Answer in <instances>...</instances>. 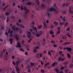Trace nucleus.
Segmentation results:
<instances>
[{
    "instance_id": "nucleus-19",
    "label": "nucleus",
    "mask_w": 73,
    "mask_h": 73,
    "mask_svg": "<svg viewBox=\"0 0 73 73\" xmlns=\"http://www.w3.org/2000/svg\"><path fill=\"white\" fill-rule=\"evenodd\" d=\"M67 56L69 58H71V56H70V54L68 53H67Z\"/></svg>"
},
{
    "instance_id": "nucleus-8",
    "label": "nucleus",
    "mask_w": 73,
    "mask_h": 73,
    "mask_svg": "<svg viewBox=\"0 0 73 73\" xmlns=\"http://www.w3.org/2000/svg\"><path fill=\"white\" fill-rule=\"evenodd\" d=\"M16 47L17 48H21V44L20 43H19V42H17V46Z\"/></svg>"
},
{
    "instance_id": "nucleus-41",
    "label": "nucleus",
    "mask_w": 73,
    "mask_h": 73,
    "mask_svg": "<svg viewBox=\"0 0 73 73\" xmlns=\"http://www.w3.org/2000/svg\"><path fill=\"white\" fill-rule=\"evenodd\" d=\"M20 50H21V51H22V52H24V50L23 49V48H21L20 49Z\"/></svg>"
},
{
    "instance_id": "nucleus-46",
    "label": "nucleus",
    "mask_w": 73,
    "mask_h": 73,
    "mask_svg": "<svg viewBox=\"0 0 73 73\" xmlns=\"http://www.w3.org/2000/svg\"><path fill=\"white\" fill-rule=\"evenodd\" d=\"M3 29L4 27H3V26H1V30H3Z\"/></svg>"
},
{
    "instance_id": "nucleus-53",
    "label": "nucleus",
    "mask_w": 73,
    "mask_h": 73,
    "mask_svg": "<svg viewBox=\"0 0 73 73\" xmlns=\"http://www.w3.org/2000/svg\"><path fill=\"white\" fill-rule=\"evenodd\" d=\"M64 24V22H63V23H62H62H61V22H60V25H63V24Z\"/></svg>"
},
{
    "instance_id": "nucleus-54",
    "label": "nucleus",
    "mask_w": 73,
    "mask_h": 73,
    "mask_svg": "<svg viewBox=\"0 0 73 73\" xmlns=\"http://www.w3.org/2000/svg\"><path fill=\"white\" fill-rule=\"evenodd\" d=\"M41 65H43V64H44V63L42 62V60H41Z\"/></svg>"
},
{
    "instance_id": "nucleus-43",
    "label": "nucleus",
    "mask_w": 73,
    "mask_h": 73,
    "mask_svg": "<svg viewBox=\"0 0 73 73\" xmlns=\"http://www.w3.org/2000/svg\"><path fill=\"white\" fill-rule=\"evenodd\" d=\"M63 20L64 21H66V20H65V17H64L63 18Z\"/></svg>"
},
{
    "instance_id": "nucleus-59",
    "label": "nucleus",
    "mask_w": 73,
    "mask_h": 73,
    "mask_svg": "<svg viewBox=\"0 0 73 73\" xmlns=\"http://www.w3.org/2000/svg\"><path fill=\"white\" fill-rule=\"evenodd\" d=\"M34 52H37V51L36 50V49H34Z\"/></svg>"
},
{
    "instance_id": "nucleus-61",
    "label": "nucleus",
    "mask_w": 73,
    "mask_h": 73,
    "mask_svg": "<svg viewBox=\"0 0 73 73\" xmlns=\"http://www.w3.org/2000/svg\"><path fill=\"white\" fill-rule=\"evenodd\" d=\"M41 6L42 7H44V5L42 4H41Z\"/></svg>"
},
{
    "instance_id": "nucleus-35",
    "label": "nucleus",
    "mask_w": 73,
    "mask_h": 73,
    "mask_svg": "<svg viewBox=\"0 0 73 73\" xmlns=\"http://www.w3.org/2000/svg\"><path fill=\"white\" fill-rule=\"evenodd\" d=\"M62 51H60L59 52V54L60 55H61L62 54Z\"/></svg>"
},
{
    "instance_id": "nucleus-51",
    "label": "nucleus",
    "mask_w": 73,
    "mask_h": 73,
    "mask_svg": "<svg viewBox=\"0 0 73 73\" xmlns=\"http://www.w3.org/2000/svg\"><path fill=\"white\" fill-rule=\"evenodd\" d=\"M18 21H19V23H21V19H19L18 20Z\"/></svg>"
},
{
    "instance_id": "nucleus-6",
    "label": "nucleus",
    "mask_w": 73,
    "mask_h": 73,
    "mask_svg": "<svg viewBox=\"0 0 73 73\" xmlns=\"http://www.w3.org/2000/svg\"><path fill=\"white\" fill-rule=\"evenodd\" d=\"M65 60V59L63 58H62L61 57H59L58 58V61H63Z\"/></svg>"
},
{
    "instance_id": "nucleus-36",
    "label": "nucleus",
    "mask_w": 73,
    "mask_h": 73,
    "mask_svg": "<svg viewBox=\"0 0 73 73\" xmlns=\"http://www.w3.org/2000/svg\"><path fill=\"white\" fill-rule=\"evenodd\" d=\"M25 12V15H26V14H27V13H28V11H29V9L27 10Z\"/></svg>"
},
{
    "instance_id": "nucleus-18",
    "label": "nucleus",
    "mask_w": 73,
    "mask_h": 73,
    "mask_svg": "<svg viewBox=\"0 0 73 73\" xmlns=\"http://www.w3.org/2000/svg\"><path fill=\"white\" fill-rule=\"evenodd\" d=\"M54 25H58V22H56V21H54Z\"/></svg>"
},
{
    "instance_id": "nucleus-33",
    "label": "nucleus",
    "mask_w": 73,
    "mask_h": 73,
    "mask_svg": "<svg viewBox=\"0 0 73 73\" xmlns=\"http://www.w3.org/2000/svg\"><path fill=\"white\" fill-rule=\"evenodd\" d=\"M70 27H68V28H67L66 29V31H70Z\"/></svg>"
},
{
    "instance_id": "nucleus-11",
    "label": "nucleus",
    "mask_w": 73,
    "mask_h": 73,
    "mask_svg": "<svg viewBox=\"0 0 73 73\" xmlns=\"http://www.w3.org/2000/svg\"><path fill=\"white\" fill-rule=\"evenodd\" d=\"M43 25H44V28H47V25H46V23H45V22H44Z\"/></svg>"
},
{
    "instance_id": "nucleus-4",
    "label": "nucleus",
    "mask_w": 73,
    "mask_h": 73,
    "mask_svg": "<svg viewBox=\"0 0 73 73\" xmlns=\"http://www.w3.org/2000/svg\"><path fill=\"white\" fill-rule=\"evenodd\" d=\"M27 33V37L28 38H31V32L28 31Z\"/></svg>"
},
{
    "instance_id": "nucleus-9",
    "label": "nucleus",
    "mask_w": 73,
    "mask_h": 73,
    "mask_svg": "<svg viewBox=\"0 0 73 73\" xmlns=\"http://www.w3.org/2000/svg\"><path fill=\"white\" fill-rule=\"evenodd\" d=\"M57 29L58 30V31L57 32V35H58V34L60 33V28L59 27Z\"/></svg>"
},
{
    "instance_id": "nucleus-20",
    "label": "nucleus",
    "mask_w": 73,
    "mask_h": 73,
    "mask_svg": "<svg viewBox=\"0 0 73 73\" xmlns=\"http://www.w3.org/2000/svg\"><path fill=\"white\" fill-rule=\"evenodd\" d=\"M41 28H42V25L38 26V29H41Z\"/></svg>"
},
{
    "instance_id": "nucleus-30",
    "label": "nucleus",
    "mask_w": 73,
    "mask_h": 73,
    "mask_svg": "<svg viewBox=\"0 0 73 73\" xmlns=\"http://www.w3.org/2000/svg\"><path fill=\"white\" fill-rule=\"evenodd\" d=\"M67 36H68V37H69V38H72V36L70 35H69V34H67Z\"/></svg>"
},
{
    "instance_id": "nucleus-50",
    "label": "nucleus",
    "mask_w": 73,
    "mask_h": 73,
    "mask_svg": "<svg viewBox=\"0 0 73 73\" xmlns=\"http://www.w3.org/2000/svg\"><path fill=\"white\" fill-rule=\"evenodd\" d=\"M12 63L13 65H16V63H15V62L14 61L12 62Z\"/></svg>"
},
{
    "instance_id": "nucleus-60",
    "label": "nucleus",
    "mask_w": 73,
    "mask_h": 73,
    "mask_svg": "<svg viewBox=\"0 0 73 73\" xmlns=\"http://www.w3.org/2000/svg\"><path fill=\"white\" fill-rule=\"evenodd\" d=\"M42 54L40 53V57H42Z\"/></svg>"
},
{
    "instance_id": "nucleus-10",
    "label": "nucleus",
    "mask_w": 73,
    "mask_h": 73,
    "mask_svg": "<svg viewBox=\"0 0 73 73\" xmlns=\"http://www.w3.org/2000/svg\"><path fill=\"white\" fill-rule=\"evenodd\" d=\"M71 9H72V8L71 7H70V9H69V12L70 13H73V11L72 10H71Z\"/></svg>"
},
{
    "instance_id": "nucleus-14",
    "label": "nucleus",
    "mask_w": 73,
    "mask_h": 73,
    "mask_svg": "<svg viewBox=\"0 0 73 73\" xmlns=\"http://www.w3.org/2000/svg\"><path fill=\"white\" fill-rule=\"evenodd\" d=\"M15 38H16L17 40V41H18V40H19V38L18 37V35H16L15 36Z\"/></svg>"
},
{
    "instance_id": "nucleus-23",
    "label": "nucleus",
    "mask_w": 73,
    "mask_h": 73,
    "mask_svg": "<svg viewBox=\"0 0 73 73\" xmlns=\"http://www.w3.org/2000/svg\"><path fill=\"white\" fill-rule=\"evenodd\" d=\"M49 63H47L46 64H45L44 65V66L45 68H46V66H47V65H49Z\"/></svg>"
},
{
    "instance_id": "nucleus-39",
    "label": "nucleus",
    "mask_w": 73,
    "mask_h": 73,
    "mask_svg": "<svg viewBox=\"0 0 73 73\" xmlns=\"http://www.w3.org/2000/svg\"><path fill=\"white\" fill-rule=\"evenodd\" d=\"M5 35L8 36V32H5Z\"/></svg>"
},
{
    "instance_id": "nucleus-32",
    "label": "nucleus",
    "mask_w": 73,
    "mask_h": 73,
    "mask_svg": "<svg viewBox=\"0 0 73 73\" xmlns=\"http://www.w3.org/2000/svg\"><path fill=\"white\" fill-rule=\"evenodd\" d=\"M50 33L51 35H52V34H54V32H53V30H51V31H50Z\"/></svg>"
},
{
    "instance_id": "nucleus-37",
    "label": "nucleus",
    "mask_w": 73,
    "mask_h": 73,
    "mask_svg": "<svg viewBox=\"0 0 73 73\" xmlns=\"http://www.w3.org/2000/svg\"><path fill=\"white\" fill-rule=\"evenodd\" d=\"M40 72H42V73L43 72H45V70H44V69H42L41 70Z\"/></svg>"
},
{
    "instance_id": "nucleus-3",
    "label": "nucleus",
    "mask_w": 73,
    "mask_h": 73,
    "mask_svg": "<svg viewBox=\"0 0 73 73\" xmlns=\"http://www.w3.org/2000/svg\"><path fill=\"white\" fill-rule=\"evenodd\" d=\"M65 49H67L68 52H71V51H72V48H71L67 47L66 48H63V50H65Z\"/></svg>"
},
{
    "instance_id": "nucleus-49",
    "label": "nucleus",
    "mask_w": 73,
    "mask_h": 73,
    "mask_svg": "<svg viewBox=\"0 0 73 73\" xmlns=\"http://www.w3.org/2000/svg\"><path fill=\"white\" fill-rule=\"evenodd\" d=\"M53 27H54V26L53 25H51L50 26V28H53Z\"/></svg>"
},
{
    "instance_id": "nucleus-13",
    "label": "nucleus",
    "mask_w": 73,
    "mask_h": 73,
    "mask_svg": "<svg viewBox=\"0 0 73 73\" xmlns=\"http://www.w3.org/2000/svg\"><path fill=\"white\" fill-rule=\"evenodd\" d=\"M55 71L57 73H58L59 72H60V70H59L58 69H57V68H56L55 69Z\"/></svg>"
},
{
    "instance_id": "nucleus-58",
    "label": "nucleus",
    "mask_w": 73,
    "mask_h": 73,
    "mask_svg": "<svg viewBox=\"0 0 73 73\" xmlns=\"http://www.w3.org/2000/svg\"><path fill=\"white\" fill-rule=\"evenodd\" d=\"M31 40L32 39H31V38H30L29 40H28V42H30Z\"/></svg>"
},
{
    "instance_id": "nucleus-63",
    "label": "nucleus",
    "mask_w": 73,
    "mask_h": 73,
    "mask_svg": "<svg viewBox=\"0 0 73 73\" xmlns=\"http://www.w3.org/2000/svg\"><path fill=\"white\" fill-rule=\"evenodd\" d=\"M13 33V31L11 30L10 31V34H12Z\"/></svg>"
},
{
    "instance_id": "nucleus-45",
    "label": "nucleus",
    "mask_w": 73,
    "mask_h": 73,
    "mask_svg": "<svg viewBox=\"0 0 73 73\" xmlns=\"http://www.w3.org/2000/svg\"><path fill=\"white\" fill-rule=\"evenodd\" d=\"M9 36L11 37H12L13 36V35H12V34H10L9 35Z\"/></svg>"
},
{
    "instance_id": "nucleus-42",
    "label": "nucleus",
    "mask_w": 73,
    "mask_h": 73,
    "mask_svg": "<svg viewBox=\"0 0 73 73\" xmlns=\"http://www.w3.org/2000/svg\"><path fill=\"white\" fill-rule=\"evenodd\" d=\"M53 47H57V45L56 44H54L53 45Z\"/></svg>"
},
{
    "instance_id": "nucleus-26",
    "label": "nucleus",
    "mask_w": 73,
    "mask_h": 73,
    "mask_svg": "<svg viewBox=\"0 0 73 73\" xmlns=\"http://www.w3.org/2000/svg\"><path fill=\"white\" fill-rule=\"evenodd\" d=\"M16 65L17 66H18V65H19V61H17L16 62Z\"/></svg>"
},
{
    "instance_id": "nucleus-47",
    "label": "nucleus",
    "mask_w": 73,
    "mask_h": 73,
    "mask_svg": "<svg viewBox=\"0 0 73 73\" xmlns=\"http://www.w3.org/2000/svg\"><path fill=\"white\" fill-rule=\"evenodd\" d=\"M64 67L63 66L61 68V70H62V69H64Z\"/></svg>"
},
{
    "instance_id": "nucleus-28",
    "label": "nucleus",
    "mask_w": 73,
    "mask_h": 73,
    "mask_svg": "<svg viewBox=\"0 0 73 73\" xmlns=\"http://www.w3.org/2000/svg\"><path fill=\"white\" fill-rule=\"evenodd\" d=\"M48 55H50V56H51V52H50V51H48Z\"/></svg>"
},
{
    "instance_id": "nucleus-38",
    "label": "nucleus",
    "mask_w": 73,
    "mask_h": 73,
    "mask_svg": "<svg viewBox=\"0 0 73 73\" xmlns=\"http://www.w3.org/2000/svg\"><path fill=\"white\" fill-rule=\"evenodd\" d=\"M24 11H26L27 10V8H26V7H25L24 8Z\"/></svg>"
},
{
    "instance_id": "nucleus-5",
    "label": "nucleus",
    "mask_w": 73,
    "mask_h": 73,
    "mask_svg": "<svg viewBox=\"0 0 73 73\" xmlns=\"http://www.w3.org/2000/svg\"><path fill=\"white\" fill-rule=\"evenodd\" d=\"M58 63L56 62H53L52 65V67H54L56 65H57Z\"/></svg>"
},
{
    "instance_id": "nucleus-55",
    "label": "nucleus",
    "mask_w": 73,
    "mask_h": 73,
    "mask_svg": "<svg viewBox=\"0 0 73 73\" xmlns=\"http://www.w3.org/2000/svg\"><path fill=\"white\" fill-rule=\"evenodd\" d=\"M47 15L48 17H50V14L49 13H47Z\"/></svg>"
},
{
    "instance_id": "nucleus-24",
    "label": "nucleus",
    "mask_w": 73,
    "mask_h": 73,
    "mask_svg": "<svg viewBox=\"0 0 73 73\" xmlns=\"http://www.w3.org/2000/svg\"><path fill=\"white\" fill-rule=\"evenodd\" d=\"M16 69L17 70V72H19L20 71V70L19 69V68L17 67H16Z\"/></svg>"
},
{
    "instance_id": "nucleus-27",
    "label": "nucleus",
    "mask_w": 73,
    "mask_h": 73,
    "mask_svg": "<svg viewBox=\"0 0 73 73\" xmlns=\"http://www.w3.org/2000/svg\"><path fill=\"white\" fill-rule=\"evenodd\" d=\"M34 29H35V30L36 33H37V28H36V27H34Z\"/></svg>"
},
{
    "instance_id": "nucleus-22",
    "label": "nucleus",
    "mask_w": 73,
    "mask_h": 73,
    "mask_svg": "<svg viewBox=\"0 0 73 73\" xmlns=\"http://www.w3.org/2000/svg\"><path fill=\"white\" fill-rule=\"evenodd\" d=\"M27 5H31L32 4V3L31 2H27L26 3Z\"/></svg>"
},
{
    "instance_id": "nucleus-17",
    "label": "nucleus",
    "mask_w": 73,
    "mask_h": 73,
    "mask_svg": "<svg viewBox=\"0 0 73 73\" xmlns=\"http://www.w3.org/2000/svg\"><path fill=\"white\" fill-rule=\"evenodd\" d=\"M30 63L31 66H34V65H35V63H33L31 62Z\"/></svg>"
},
{
    "instance_id": "nucleus-29",
    "label": "nucleus",
    "mask_w": 73,
    "mask_h": 73,
    "mask_svg": "<svg viewBox=\"0 0 73 73\" xmlns=\"http://www.w3.org/2000/svg\"><path fill=\"white\" fill-rule=\"evenodd\" d=\"M36 2L38 4V5L40 4V3L39 2V1L38 0H36Z\"/></svg>"
},
{
    "instance_id": "nucleus-64",
    "label": "nucleus",
    "mask_w": 73,
    "mask_h": 73,
    "mask_svg": "<svg viewBox=\"0 0 73 73\" xmlns=\"http://www.w3.org/2000/svg\"><path fill=\"white\" fill-rule=\"evenodd\" d=\"M52 37L54 38L55 37V36L54 35L52 34Z\"/></svg>"
},
{
    "instance_id": "nucleus-16",
    "label": "nucleus",
    "mask_w": 73,
    "mask_h": 73,
    "mask_svg": "<svg viewBox=\"0 0 73 73\" xmlns=\"http://www.w3.org/2000/svg\"><path fill=\"white\" fill-rule=\"evenodd\" d=\"M62 39H64V40H65L66 38V36L64 35H62Z\"/></svg>"
},
{
    "instance_id": "nucleus-31",
    "label": "nucleus",
    "mask_w": 73,
    "mask_h": 73,
    "mask_svg": "<svg viewBox=\"0 0 73 73\" xmlns=\"http://www.w3.org/2000/svg\"><path fill=\"white\" fill-rule=\"evenodd\" d=\"M0 57L1 58H2V57H3V52H1L0 54Z\"/></svg>"
},
{
    "instance_id": "nucleus-52",
    "label": "nucleus",
    "mask_w": 73,
    "mask_h": 73,
    "mask_svg": "<svg viewBox=\"0 0 73 73\" xmlns=\"http://www.w3.org/2000/svg\"><path fill=\"white\" fill-rule=\"evenodd\" d=\"M68 25V23L66 22L65 23V24L64 25V26L65 27H66V25Z\"/></svg>"
},
{
    "instance_id": "nucleus-1",
    "label": "nucleus",
    "mask_w": 73,
    "mask_h": 73,
    "mask_svg": "<svg viewBox=\"0 0 73 73\" xmlns=\"http://www.w3.org/2000/svg\"><path fill=\"white\" fill-rule=\"evenodd\" d=\"M48 11H50L51 12H52L53 11H54L55 13H57V11H56V10L54 8H53V7H51L50 8V9H48Z\"/></svg>"
},
{
    "instance_id": "nucleus-25",
    "label": "nucleus",
    "mask_w": 73,
    "mask_h": 73,
    "mask_svg": "<svg viewBox=\"0 0 73 73\" xmlns=\"http://www.w3.org/2000/svg\"><path fill=\"white\" fill-rule=\"evenodd\" d=\"M9 15V13L8 12H7L5 13V15H6V16H8Z\"/></svg>"
},
{
    "instance_id": "nucleus-12",
    "label": "nucleus",
    "mask_w": 73,
    "mask_h": 73,
    "mask_svg": "<svg viewBox=\"0 0 73 73\" xmlns=\"http://www.w3.org/2000/svg\"><path fill=\"white\" fill-rule=\"evenodd\" d=\"M10 41V44H12L13 43V39L12 38H10L9 39Z\"/></svg>"
},
{
    "instance_id": "nucleus-48",
    "label": "nucleus",
    "mask_w": 73,
    "mask_h": 73,
    "mask_svg": "<svg viewBox=\"0 0 73 73\" xmlns=\"http://www.w3.org/2000/svg\"><path fill=\"white\" fill-rule=\"evenodd\" d=\"M15 5H16V4H15V3H13V4L12 6L14 7L15 6Z\"/></svg>"
},
{
    "instance_id": "nucleus-15",
    "label": "nucleus",
    "mask_w": 73,
    "mask_h": 73,
    "mask_svg": "<svg viewBox=\"0 0 73 73\" xmlns=\"http://www.w3.org/2000/svg\"><path fill=\"white\" fill-rule=\"evenodd\" d=\"M68 5H69V3H66V4L64 3L62 6L64 7V6H65V5H66V6H68Z\"/></svg>"
},
{
    "instance_id": "nucleus-40",
    "label": "nucleus",
    "mask_w": 73,
    "mask_h": 73,
    "mask_svg": "<svg viewBox=\"0 0 73 73\" xmlns=\"http://www.w3.org/2000/svg\"><path fill=\"white\" fill-rule=\"evenodd\" d=\"M21 11H23V6L22 5L21 6Z\"/></svg>"
},
{
    "instance_id": "nucleus-7",
    "label": "nucleus",
    "mask_w": 73,
    "mask_h": 73,
    "mask_svg": "<svg viewBox=\"0 0 73 73\" xmlns=\"http://www.w3.org/2000/svg\"><path fill=\"white\" fill-rule=\"evenodd\" d=\"M42 33V31H40V34L38 33L36 34V36L37 37H39V36L41 35Z\"/></svg>"
},
{
    "instance_id": "nucleus-62",
    "label": "nucleus",
    "mask_w": 73,
    "mask_h": 73,
    "mask_svg": "<svg viewBox=\"0 0 73 73\" xmlns=\"http://www.w3.org/2000/svg\"><path fill=\"white\" fill-rule=\"evenodd\" d=\"M68 62H64V64H68Z\"/></svg>"
},
{
    "instance_id": "nucleus-34",
    "label": "nucleus",
    "mask_w": 73,
    "mask_h": 73,
    "mask_svg": "<svg viewBox=\"0 0 73 73\" xmlns=\"http://www.w3.org/2000/svg\"><path fill=\"white\" fill-rule=\"evenodd\" d=\"M51 43H52V44H54L55 43V41H54L53 40H52L50 41Z\"/></svg>"
},
{
    "instance_id": "nucleus-44",
    "label": "nucleus",
    "mask_w": 73,
    "mask_h": 73,
    "mask_svg": "<svg viewBox=\"0 0 73 73\" xmlns=\"http://www.w3.org/2000/svg\"><path fill=\"white\" fill-rule=\"evenodd\" d=\"M66 11H63L62 12V13L63 14H66Z\"/></svg>"
},
{
    "instance_id": "nucleus-56",
    "label": "nucleus",
    "mask_w": 73,
    "mask_h": 73,
    "mask_svg": "<svg viewBox=\"0 0 73 73\" xmlns=\"http://www.w3.org/2000/svg\"><path fill=\"white\" fill-rule=\"evenodd\" d=\"M59 47L60 48V49H62V47L61 46H59Z\"/></svg>"
},
{
    "instance_id": "nucleus-2",
    "label": "nucleus",
    "mask_w": 73,
    "mask_h": 73,
    "mask_svg": "<svg viewBox=\"0 0 73 73\" xmlns=\"http://www.w3.org/2000/svg\"><path fill=\"white\" fill-rule=\"evenodd\" d=\"M15 27H16V26L15 25H14L12 27V28L13 31L15 30L16 31H19L20 30V28H19L16 27L15 29Z\"/></svg>"
},
{
    "instance_id": "nucleus-21",
    "label": "nucleus",
    "mask_w": 73,
    "mask_h": 73,
    "mask_svg": "<svg viewBox=\"0 0 73 73\" xmlns=\"http://www.w3.org/2000/svg\"><path fill=\"white\" fill-rule=\"evenodd\" d=\"M19 26L21 28H24L25 27L24 26H23V25H22V24H21L19 25Z\"/></svg>"
},
{
    "instance_id": "nucleus-57",
    "label": "nucleus",
    "mask_w": 73,
    "mask_h": 73,
    "mask_svg": "<svg viewBox=\"0 0 73 73\" xmlns=\"http://www.w3.org/2000/svg\"><path fill=\"white\" fill-rule=\"evenodd\" d=\"M16 25H17V26H19V23H18V22H17V24H16Z\"/></svg>"
}]
</instances>
